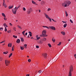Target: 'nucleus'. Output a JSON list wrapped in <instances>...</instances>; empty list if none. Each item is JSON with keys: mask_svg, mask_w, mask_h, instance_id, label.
Returning a JSON list of instances; mask_svg holds the SVG:
<instances>
[{"mask_svg": "<svg viewBox=\"0 0 76 76\" xmlns=\"http://www.w3.org/2000/svg\"><path fill=\"white\" fill-rule=\"evenodd\" d=\"M39 13H40V12H41V10H39Z\"/></svg>", "mask_w": 76, "mask_h": 76, "instance_id": "obj_61", "label": "nucleus"}, {"mask_svg": "<svg viewBox=\"0 0 76 76\" xmlns=\"http://www.w3.org/2000/svg\"><path fill=\"white\" fill-rule=\"evenodd\" d=\"M45 17L47 19H48V18H50V17H49V16H48V15H47V14H46V13H45Z\"/></svg>", "mask_w": 76, "mask_h": 76, "instance_id": "obj_12", "label": "nucleus"}, {"mask_svg": "<svg viewBox=\"0 0 76 76\" xmlns=\"http://www.w3.org/2000/svg\"><path fill=\"white\" fill-rule=\"evenodd\" d=\"M20 49L22 50H24V48L23 47L20 46Z\"/></svg>", "mask_w": 76, "mask_h": 76, "instance_id": "obj_26", "label": "nucleus"}, {"mask_svg": "<svg viewBox=\"0 0 76 76\" xmlns=\"http://www.w3.org/2000/svg\"><path fill=\"white\" fill-rule=\"evenodd\" d=\"M7 25V24H6V23H4V24H3V26H6Z\"/></svg>", "mask_w": 76, "mask_h": 76, "instance_id": "obj_37", "label": "nucleus"}, {"mask_svg": "<svg viewBox=\"0 0 76 76\" xmlns=\"http://www.w3.org/2000/svg\"><path fill=\"white\" fill-rule=\"evenodd\" d=\"M39 73H42V71L40 70L39 71Z\"/></svg>", "mask_w": 76, "mask_h": 76, "instance_id": "obj_36", "label": "nucleus"}, {"mask_svg": "<svg viewBox=\"0 0 76 76\" xmlns=\"http://www.w3.org/2000/svg\"><path fill=\"white\" fill-rule=\"evenodd\" d=\"M36 38H38V35H37L36 36Z\"/></svg>", "mask_w": 76, "mask_h": 76, "instance_id": "obj_54", "label": "nucleus"}, {"mask_svg": "<svg viewBox=\"0 0 76 76\" xmlns=\"http://www.w3.org/2000/svg\"><path fill=\"white\" fill-rule=\"evenodd\" d=\"M41 38V37H38L37 38V40H38V39H40Z\"/></svg>", "mask_w": 76, "mask_h": 76, "instance_id": "obj_43", "label": "nucleus"}, {"mask_svg": "<svg viewBox=\"0 0 76 76\" xmlns=\"http://www.w3.org/2000/svg\"><path fill=\"white\" fill-rule=\"evenodd\" d=\"M7 31V28H6V27H5L4 31H5V32H6Z\"/></svg>", "mask_w": 76, "mask_h": 76, "instance_id": "obj_31", "label": "nucleus"}, {"mask_svg": "<svg viewBox=\"0 0 76 76\" xmlns=\"http://www.w3.org/2000/svg\"><path fill=\"white\" fill-rule=\"evenodd\" d=\"M46 28H47V29H49V28L48 26H46Z\"/></svg>", "mask_w": 76, "mask_h": 76, "instance_id": "obj_51", "label": "nucleus"}, {"mask_svg": "<svg viewBox=\"0 0 76 76\" xmlns=\"http://www.w3.org/2000/svg\"><path fill=\"white\" fill-rule=\"evenodd\" d=\"M62 22L63 23H65V21H62Z\"/></svg>", "mask_w": 76, "mask_h": 76, "instance_id": "obj_56", "label": "nucleus"}, {"mask_svg": "<svg viewBox=\"0 0 76 76\" xmlns=\"http://www.w3.org/2000/svg\"><path fill=\"white\" fill-rule=\"evenodd\" d=\"M67 24L66 23L64 25V28H66V26H67Z\"/></svg>", "mask_w": 76, "mask_h": 76, "instance_id": "obj_24", "label": "nucleus"}, {"mask_svg": "<svg viewBox=\"0 0 76 76\" xmlns=\"http://www.w3.org/2000/svg\"><path fill=\"white\" fill-rule=\"evenodd\" d=\"M43 56H44V57L45 58H47V54L46 53H45L43 54Z\"/></svg>", "mask_w": 76, "mask_h": 76, "instance_id": "obj_8", "label": "nucleus"}, {"mask_svg": "<svg viewBox=\"0 0 76 76\" xmlns=\"http://www.w3.org/2000/svg\"><path fill=\"white\" fill-rule=\"evenodd\" d=\"M65 14L66 15V17H67V16H68V14H67V12H66V11H65Z\"/></svg>", "mask_w": 76, "mask_h": 76, "instance_id": "obj_25", "label": "nucleus"}, {"mask_svg": "<svg viewBox=\"0 0 76 76\" xmlns=\"http://www.w3.org/2000/svg\"><path fill=\"white\" fill-rule=\"evenodd\" d=\"M12 44L10 43H9L8 45V47H12Z\"/></svg>", "mask_w": 76, "mask_h": 76, "instance_id": "obj_9", "label": "nucleus"}, {"mask_svg": "<svg viewBox=\"0 0 76 76\" xmlns=\"http://www.w3.org/2000/svg\"><path fill=\"white\" fill-rule=\"evenodd\" d=\"M13 29L14 30V31H16V27H13Z\"/></svg>", "mask_w": 76, "mask_h": 76, "instance_id": "obj_33", "label": "nucleus"}, {"mask_svg": "<svg viewBox=\"0 0 76 76\" xmlns=\"http://www.w3.org/2000/svg\"><path fill=\"white\" fill-rule=\"evenodd\" d=\"M70 22H71V23H73V21H72V20L71 19L70 20Z\"/></svg>", "mask_w": 76, "mask_h": 76, "instance_id": "obj_41", "label": "nucleus"}, {"mask_svg": "<svg viewBox=\"0 0 76 76\" xmlns=\"http://www.w3.org/2000/svg\"><path fill=\"white\" fill-rule=\"evenodd\" d=\"M28 61L29 63H30V62H31V59H28Z\"/></svg>", "mask_w": 76, "mask_h": 76, "instance_id": "obj_34", "label": "nucleus"}, {"mask_svg": "<svg viewBox=\"0 0 76 76\" xmlns=\"http://www.w3.org/2000/svg\"><path fill=\"white\" fill-rule=\"evenodd\" d=\"M10 62L9 61H8L7 60H5V64L7 66H8L9 64V63H10Z\"/></svg>", "mask_w": 76, "mask_h": 76, "instance_id": "obj_6", "label": "nucleus"}, {"mask_svg": "<svg viewBox=\"0 0 76 76\" xmlns=\"http://www.w3.org/2000/svg\"><path fill=\"white\" fill-rule=\"evenodd\" d=\"M46 33H47V31L45 30H43L42 31V35L43 37H45V34H46Z\"/></svg>", "mask_w": 76, "mask_h": 76, "instance_id": "obj_4", "label": "nucleus"}, {"mask_svg": "<svg viewBox=\"0 0 76 76\" xmlns=\"http://www.w3.org/2000/svg\"><path fill=\"white\" fill-rule=\"evenodd\" d=\"M10 26H13V24L10 23Z\"/></svg>", "mask_w": 76, "mask_h": 76, "instance_id": "obj_45", "label": "nucleus"}, {"mask_svg": "<svg viewBox=\"0 0 76 76\" xmlns=\"http://www.w3.org/2000/svg\"><path fill=\"white\" fill-rule=\"evenodd\" d=\"M24 48H27L26 47H27V45H26V44L24 45Z\"/></svg>", "mask_w": 76, "mask_h": 76, "instance_id": "obj_22", "label": "nucleus"}, {"mask_svg": "<svg viewBox=\"0 0 76 76\" xmlns=\"http://www.w3.org/2000/svg\"><path fill=\"white\" fill-rule=\"evenodd\" d=\"M68 41H70V39H68Z\"/></svg>", "mask_w": 76, "mask_h": 76, "instance_id": "obj_62", "label": "nucleus"}, {"mask_svg": "<svg viewBox=\"0 0 76 76\" xmlns=\"http://www.w3.org/2000/svg\"><path fill=\"white\" fill-rule=\"evenodd\" d=\"M3 6H4L5 7H7V6H6V3H5L4 2L3 3Z\"/></svg>", "mask_w": 76, "mask_h": 76, "instance_id": "obj_13", "label": "nucleus"}, {"mask_svg": "<svg viewBox=\"0 0 76 76\" xmlns=\"http://www.w3.org/2000/svg\"><path fill=\"white\" fill-rule=\"evenodd\" d=\"M43 28H46V26H43Z\"/></svg>", "mask_w": 76, "mask_h": 76, "instance_id": "obj_57", "label": "nucleus"}, {"mask_svg": "<svg viewBox=\"0 0 76 76\" xmlns=\"http://www.w3.org/2000/svg\"><path fill=\"white\" fill-rule=\"evenodd\" d=\"M20 40L19 39H18L16 41V42L18 44L20 43Z\"/></svg>", "mask_w": 76, "mask_h": 76, "instance_id": "obj_11", "label": "nucleus"}, {"mask_svg": "<svg viewBox=\"0 0 76 76\" xmlns=\"http://www.w3.org/2000/svg\"><path fill=\"white\" fill-rule=\"evenodd\" d=\"M12 53H11L10 55V56H9V58H10V56H12Z\"/></svg>", "mask_w": 76, "mask_h": 76, "instance_id": "obj_35", "label": "nucleus"}, {"mask_svg": "<svg viewBox=\"0 0 76 76\" xmlns=\"http://www.w3.org/2000/svg\"><path fill=\"white\" fill-rule=\"evenodd\" d=\"M30 37H29V35H28V38H29Z\"/></svg>", "mask_w": 76, "mask_h": 76, "instance_id": "obj_58", "label": "nucleus"}, {"mask_svg": "<svg viewBox=\"0 0 76 76\" xmlns=\"http://www.w3.org/2000/svg\"><path fill=\"white\" fill-rule=\"evenodd\" d=\"M2 15L3 16H4V17H5V18L6 17V15H5V14L4 13H2Z\"/></svg>", "mask_w": 76, "mask_h": 76, "instance_id": "obj_21", "label": "nucleus"}, {"mask_svg": "<svg viewBox=\"0 0 76 76\" xmlns=\"http://www.w3.org/2000/svg\"><path fill=\"white\" fill-rule=\"evenodd\" d=\"M52 41H53V42H54L56 41V39H55L54 38H53V37L52 38Z\"/></svg>", "mask_w": 76, "mask_h": 76, "instance_id": "obj_18", "label": "nucleus"}, {"mask_svg": "<svg viewBox=\"0 0 76 76\" xmlns=\"http://www.w3.org/2000/svg\"><path fill=\"white\" fill-rule=\"evenodd\" d=\"M4 42H5V41H4L2 42V43H3Z\"/></svg>", "mask_w": 76, "mask_h": 76, "instance_id": "obj_53", "label": "nucleus"}, {"mask_svg": "<svg viewBox=\"0 0 76 76\" xmlns=\"http://www.w3.org/2000/svg\"><path fill=\"white\" fill-rule=\"evenodd\" d=\"M13 37L14 38H17V36H16L15 35H13Z\"/></svg>", "mask_w": 76, "mask_h": 76, "instance_id": "obj_29", "label": "nucleus"}, {"mask_svg": "<svg viewBox=\"0 0 76 76\" xmlns=\"http://www.w3.org/2000/svg\"><path fill=\"white\" fill-rule=\"evenodd\" d=\"M17 26L18 28H20V27L19 26V25H18Z\"/></svg>", "mask_w": 76, "mask_h": 76, "instance_id": "obj_50", "label": "nucleus"}, {"mask_svg": "<svg viewBox=\"0 0 76 76\" xmlns=\"http://www.w3.org/2000/svg\"><path fill=\"white\" fill-rule=\"evenodd\" d=\"M17 10H18V9H17V7H15L13 9H12V12L15 15L16 14V12H17Z\"/></svg>", "mask_w": 76, "mask_h": 76, "instance_id": "obj_3", "label": "nucleus"}, {"mask_svg": "<svg viewBox=\"0 0 76 76\" xmlns=\"http://www.w3.org/2000/svg\"><path fill=\"white\" fill-rule=\"evenodd\" d=\"M48 19L50 20V22H51V18H48Z\"/></svg>", "mask_w": 76, "mask_h": 76, "instance_id": "obj_30", "label": "nucleus"}, {"mask_svg": "<svg viewBox=\"0 0 76 76\" xmlns=\"http://www.w3.org/2000/svg\"><path fill=\"white\" fill-rule=\"evenodd\" d=\"M40 37H43V35H42H42H40Z\"/></svg>", "mask_w": 76, "mask_h": 76, "instance_id": "obj_59", "label": "nucleus"}, {"mask_svg": "<svg viewBox=\"0 0 76 76\" xmlns=\"http://www.w3.org/2000/svg\"><path fill=\"white\" fill-rule=\"evenodd\" d=\"M61 33L62 34V35H65V32H63V31H62L61 32Z\"/></svg>", "mask_w": 76, "mask_h": 76, "instance_id": "obj_19", "label": "nucleus"}, {"mask_svg": "<svg viewBox=\"0 0 76 76\" xmlns=\"http://www.w3.org/2000/svg\"><path fill=\"white\" fill-rule=\"evenodd\" d=\"M49 28H51V29H52V30H56V28H55V27L54 26H49Z\"/></svg>", "mask_w": 76, "mask_h": 76, "instance_id": "obj_7", "label": "nucleus"}, {"mask_svg": "<svg viewBox=\"0 0 76 76\" xmlns=\"http://www.w3.org/2000/svg\"><path fill=\"white\" fill-rule=\"evenodd\" d=\"M71 4V2L69 1H64V3H63L62 5L64 7H67L69 6L70 4Z\"/></svg>", "mask_w": 76, "mask_h": 76, "instance_id": "obj_1", "label": "nucleus"}, {"mask_svg": "<svg viewBox=\"0 0 76 76\" xmlns=\"http://www.w3.org/2000/svg\"><path fill=\"white\" fill-rule=\"evenodd\" d=\"M26 76H29V74H27L26 75Z\"/></svg>", "mask_w": 76, "mask_h": 76, "instance_id": "obj_52", "label": "nucleus"}, {"mask_svg": "<svg viewBox=\"0 0 76 76\" xmlns=\"http://www.w3.org/2000/svg\"><path fill=\"white\" fill-rule=\"evenodd\" d=\"M50 10H51V9L50 8H48V11H50Z\"/></svg>", "mask_w": 76, "mask_h": 76, "instance_id": "obj_48", "label": "nucleus"}, {"mask_svg": "<svg viewBox=\"0 0 76 76\" xmlns=\"http://www.w3.org/2000/svg\"><path fill=\"white\" fill-rule=\"evenodd\" d=\"M11 30H10L9 31H7V32H8V33H10V32H11Z\"/></svg>", "mask_w": 76, "mask_h": 76, "instance_id": "obj_32", "label": "nucleus"}, {"mask_svg": "<svg viewBox=\"0 0 76 76\" xmlns=\"http://www.w3.org/2000/svg\"><path fill=\"white\" fill-rule=\"evenodd\" d=\"M20 39L21 41H22V42H23L24 40L23 39V38L20 37Z\"/></svg>", "mask_w": 76, "mask_h": 76, "instance_id": "obj_20", "label": "nucleus"}, {"mask_svg": "<svg viewBox=\"0 0 76 76\" xmlns=\"http://www.w3.org/2000/svg\"><path fill=\"white\" fill-rule=\"evenodd\" d=\"M2 60H3V58L1 57H0V61H2Z\"/></svg>", "mask_w": 76, "mask_h": 76, "instance_id": "obj_38", "label": "nucleus"}, {"mask_svg": "<svg viewBox=\"0 0 76 76\" xmlns=\"http://www.w3.org/2000/svg\"><path fill=\"white\" fill-rule=\"evenodd\" d=\"M25 31H24L23 32H22V33L23 34H25L24 33H25Z\"/></svg>", "mask_w": 76, "mask_h": 76, "instance_id": "obj_46", "label": "nucleus"}, {"mask_svg": "<svg viewBox=\"0 0 76 76\" xmlns=\"http://www.w3.org/2000/svg\"><path fill=\"white\" fill-rule=\"evenodd\" d=\"M48 45L49 47H51V45L49 43L48 44Z\"/></svg>", "mask_w": 76, "mask_h": 76, "instance_id": "obj_27", "label": "nucleus"}, {"mask_svg": "<svg viewBox=\"0 0 76 76\" xmlns=\"http://www.w3.org/2000/svg\"><path fill=\"white\" fill-rule=\"evenodd\" d=\"M52 19V20H53V22H54V21L55 20H54L53 19Z\"/></svg>", "mask_w": 76, "mask_h": 76, "instance_id": "obj_60", "label": "nucleus"}, {"mask_svg": "<svg viewBox=\"0 0 76 76\" xmlns=\"http://www.w3.org/2000/svg\"><path fill=\"white\" fill-rule=\"evenodd\" d=\"M15 46L14 45H13L12 48V51H14V48Z\"/></svg>", "mask_w": 76, "mask_h": 76, "instance_id": "obj_23", "label": "nucleus"}, {"mask_svg": "<svg viewBox=\"0 0 76 76\" xmlns=\"http://www.w3.org/2000/svg\"><path fill=\"white\" fill-rule=\"evenodd\" d=\"M47 39L45 38H42V41H45Z\"/></svg>", "mask_w": 76, "mask_h": 76, "instance_id": "obj_16", "label": "nucleus"}, {"mask_svg": "<svg viewBox=\"0 0 76 76\" xmlns=\"http://www.w3.org/2000/svg\"><path fill=\"white\" fill-rule=\"evenodd\" d=\"M0 31H2V30H3V28H0Z\"/></svg>", "mask_w": 76, "mask_h": 76, "instance_id": "obj_47", "label": "nucleus"}, {"mask_svg": "<svg viewBox=\"0 0 76 76\" xmlns=\"http://www.w3.org/2000/svg\"><path fill=\"white\" fill-rule=\"evenodd\" d=\"M73 66L71 65L70 66L69 68V72L68 76H72V72H73Z\"/></svg>", "mask_w": 76, "mask_h": 76, "instance_id": "obj_2", "label": "nucleus"}, {"mask_svg": "<svg viewBox=\"0 0 76 76\" xmlns=\"http://www.w3.org/2000/svg\"><path fill=\"white\" fill-rule=\"evenodd\" d=\"M28 33L29 34V35H30V37H32V33L31 31H29Z\"/></svg>", "mask_w": 76, "mask_h": 76, "instance_id": "obj_14", "label": "nucleus"}, {"mask_svg": "<svg viewBox=\"0 0 76 76\" xmlns=\"http://www.w3.org/2000/svg\"><path fill=\"white\" fill-rule=\"evenodd\" d=\"M32 3H33V4H36V3H35L33 1H32Z\"/></svg>", "mask_w": 76, "mask_h": 76, "instance_id": "obj_28", "label": "nucleus"}, {"mask_svg": "<svg viewBox=\"0 0 76 76\" xmlns=\"http://www.w3.org/2000/svg\"><path fill=\"white\" fill-rule=\"evenodd\" d=\"M36 48H39V46H38V45H37L36 46Z\"/></svg>", "mask_w": 76, "mask_h": 76, "instance_id": "obj_44", "label": "nucleus"}, {"mask_svg": "<svg viewBox=\"0 0 76 76\" xmlns=\"http://www.w3.org/2000/svg\"><path fill=\"white\" fill-rule=\"evenodd\" d=\"M20 7V5H19V6L18 7H17V9H18V8H19Z\"/></svg>", "mask_w": 76, "mask_h": 76, "instance_id": "obj_42", "label": "nucleus"}, {"mask_svg": "<svg viewBox=\"0 0 76 76\" xmlns=\"http://www.w3.org/2000/svg\"><path fill=\"white\" fill-rule=\"evenodd\" d=\"M5 0H4V2H3V3H5Z\"/></svg>", "mask_w": 76, "mask_h": 76, "instance_id": "obj_63", "label": "nucleus"}, {"mask_svg": "<svg viewBox=\"0 0 76 76\" xmlns=\"http://www.w3.org/2000/svg\"><path fill=\"white\" fill-rule=\"evenodd\" d=\"M54 22H57V21H55V20H54Z\"/></svg>", "mask_w": 76, "mask_h": 76, "instance_id": "obj_64", "label": "nucleus"}, {"mask_svg": "<svg viewBox=\"0 0 76 76\" xmlns=\"http://www.w3.org/2000/svg\"><path fill=\"white\" fill-rule=\"evenodd\" d=\"M4 20H7V18H4Z\"/></svg>", "mask_w": 76, "mask_h": 76, "instance_id": "obj_49", "label": "nucleus"}, {"mask_svg": "<svg viewBox=\"0 0 76 76\" xmlns=\"http://www.w3.org/2000/svg\"><path fill=\"white\" fill-rule=\"evenodd\" d=\"M8 52L7 51H6V52H3V53L4 54H7V53H8Z\"/></svg>", "mask_w": 76, "mask_h": 76, "instance_id": "obj_17", "label": "nucleus"}, {"mask_svg": "<svg viewBox=\"0 0 76 76\" xmlns=\"http://www.w3.org/2000/svg\"><path fill=\"white\" fill-rule=\"evenodd\" d=\"M27 34H28V33H26L25 34V35H27Z\"/></svg>", "mask_w": 76, "mask_h": 76, "instance_id": "obj_55", "label": "nucleus"}, {"mask_svg": "<svg viewBox=\"0 0 76 76\" xmlns=\"http://www.w3.org/2000/svg\"><path fill=\"white\" fill-rule=\"evenodd\" d=\"M23 10H24V11H26V9H25V7H23Z\"/></svg>", "mask_w": 76, "mask_h": 76, "instance_id": "obj_39", "label": "nucleus"}, {"mask_svg": "<svg viewBox=\"0 0 76 76\" xmlns=\"http://www.w3.org/2000/svg\"><path fill=\"white\" fill-rule=\"evenodd\" d=\"M38 43V44H42V42L41 40H39L37 42Z\"/></svg>", "mask_w": 76, "mask_h": 76, "instance_id": "obj_10", "label": "nucleus"}, {"mask_svg": "<svg viewBox=\"0 0 76 76\" xmlns=\"http://www.w3.org/2000/svg\"><path fill=\"white\" fill-rule=\"evenodd\" d=\"M61 42H60L57 45H61Z\"/></svg>", "mask_w": 76, "mask_h": 76, "instance_id": "obj_40", "label": "nucleus"}, {"mask_svg": "<svg viewBox=\"0 0 76 76\" xmlns=\"http://www.w3.org/2000/svg\"><path fill=\"white\" fill-rule=\"evenodd\" d=\"M13 6H9L8 7V8L9 9H12L13 8Z\"/></svg>", "mask_w": 76, "mask_h": 76, "instance_id": "obj_15", "label": "nucleus"}, {"mask_svg": "<svg viewBox=\"0 0 76 76\" xmlns=\"http://www.w3.org/2000/svg\"><path fill=\"white\" fill-rule=\"evenodd\" d=\"M31 12H32V8H30L27 10V14H30L31 13Z\"/></svg>", "mask_w": 76, "mask_h": 76, "instance_id": "obj_5", "label": "nucleus"}]
</instances>
